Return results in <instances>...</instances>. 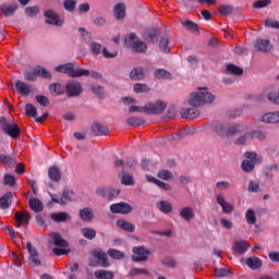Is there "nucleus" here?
Masks as SVG:
<instances>
[{
	"label": "nucleus",
	"instance_id": "1",
	"mask_svg": "<svg viewBox=\"0 0 279 279\" xmlns=\"http://www.w3.org/2000/svg\"><path fill=\"white\" fill-rule=\"evenodd\" d=\"M214 132L225 141L242 134L244 130L243 124L217 123L214 125Z\"/></svg>",
	"mask_w": 279,
	"mask_h": 279
},
{
	"label": "nucleus",
	"instance_id": "2",
	"mask_svg": "<svg viewBox=\"0 0 279 279\" xmlns=\"http://www.w3.org/2000/svg\"><path fill=\"white\" fill-rule=\"evenodd\" d=\"M202 92H194L190 95V106L193 108H199V106H206L215 101V95L208 92V88H198Z\"/></svg>",
	"mask_w": 279,
	"mask_h": 279
},
{
	"label": "nucleus",
	"instance_id": "3",
	"mask_svg": "<svg viewBox=\"0 0 279 279\" xmlns=\"http://www.w3.org/2000/svg\"><path fill=\"white\" fill-rule=\"evenodd\" d=\"M0 128L4 134L11 136L14 141L21 136V128L14 122H8V118H0Z\"/></svg>",
	"mask_w": 279,
	"mask_h": 279
},
{
	"label": "nucleus",
	"instance_id": "4",
	"mask_svg": "<svg viewBox=\"0 0 279 279\" xmlns=\"http://www.w3.org/2000/svg\"><path fill=\"white\" fill-rule=\"evenodd\" d=\"M50 239H52L53 245H56V247L52 250L56 256H64L69 254V251H66V247H69V242L62 239L60 233H50Z\"/></svg>",
	"mask_w": 279,
	"mask_h": 279
},
{
	"label": "nucleus",
	"instance_id": "5",
	"mask_svg": "<svg viewBox=\"0 0 279 279\" xmlns=\"http://www.w3.org/2000/svg\"><path fill=\"white\" fill-rule=\"evenodd\" d=\"M124 41L129 47H132V51H135V53H147V44L145 41H136V34H129Z\"/></svg>",
	"mask_w": 279,
	"mask_h": 279
},
{
	"label": "nucleus",
	"instance_id": "6",
	"mask_svg": "<svg viewBox=\"0 0 279 279\" xmlns=\"http://www.w3.org/2000/svg\"><path fill=\"white\" fill-rule=\"evenodd\" d=\"M121 193V190L114 189L112 186H100L96 190V194L102 199H108V202H112V199H117Z\"/></svg>",
	"mask_w": 279,
	"mask_h": 279
},
{
	"label": "nucleus",
	"instance_id": "7",
	"mask_svg": "<svg viewBox=\"0 0 279 279\" xmlns=\"http://www.w3.org/2000/svg\"><path fill=\"white\" fill-rule=\"evenodd\" d=\"M89 267H110L108 255L104 251H95L94 258L89 259Z\"/></svg>",
	"mask_w": 279,
	"mask_h": 279
},
{
	"label": "nucleus",
	"instance_id": "8",
	"mask_svg": "<svg viewBox=\"0 0 279 279\" xmlns=\"http://www.w3.org/2000/svg\"><path fill=\"white\" fill-rule=\"evenodd\" d=\"M44 15L46 16L45 23L47 25H53L54 27H62L64 25V20L60 19L58 12L53 10L45 11Z\"/></svg>",
	"mask_w": 279,
	"mask_h": 279
},
{
	"label": "nucleus",
	"instance_id": "9",
	"mask_svg": "<svg viewBox=\"0 0 279 279\" xmlns=\"http://www.w3.org/2000/svg\"><path fill=\"white\" fill-rule=\"evenodd\" d=\"M110 213H112V215H130V213H132V205L125 202L111 204Z\"/></svg>",
	"mask_w": 279,
	"mask_h": 279
},
{
	"label": "nucleus",
	"instance_id": "10",
	"mask_svg": "<svg viewBox=\"0 0 279 279\" xmlns=\"http://www.w3.org/2000/svg\"><path fill=\"white\" fill-rule=\"evenodd\" d=\"M133 254L134 263H145L149 258V251L143 246L133 247Z\"/></svg>",
	"mask_w": 279,
	"mask_h": 279
},
{
	"label": "nucleus",
	"instance_id": "11",
	"mask_svg": "<svg viewBox=\"0 0 279 279\" xmlns=\"http://www.w3.org/2000/svg\"><path fill=\"white\" fill-rule=\"evenodd\" d=\"M73 195L72 191L64 190L59 196L58 194H50V197L54 204H60V206H65V204H69L71 202V197Z\"/></svg>",
	"mask_w": 279,
	"mask_h": 279
},
{
	"label": "nucleus",
	"instance_id": "12",
	"mask_svg": "<svg viewBox=\"0 0 279 279\" xmlns=\"http://www.w3.org/2000/svg\"><path fill=\"white\" fill-rule=\"evenodd\" d=\"M83 90L82 84L78 82H70L65 85V93L68 97H80Z\"/></svg>",
	"mask_w": 279,
	"mask_h": 279
},
{
	"label": "nucleus",
	"instance_id": "13",
	"mask_svg": "<svg viewBox=\"0 0 279 279\" xmlns=\"http://www.w3.org/2000/svg\"><path fill=\"white\" fill-rule=\"evenodd\" d=\"M254 49L262 51V53H269L274 49V45L269 39H257L254 44Z\"/></svg>",
	"mask_w": 279,
	"mask_h": 279
},
{
	"label": "nucleus",
	"instance_id": "14",
	"mask_svg": "<svg viewBox=\"0 0 279 279\" xmlns=\"http://www.w3.org/2000/svg\"><path fill=\"white\" fill-rule=\"evenodd\" d=\"M167 108V104L162 101H157L155 104H147V114H162Z\"/></svg>",
	"mask_w": 279,
	"mask_h": 279
},
{
	"label": "nucleus",
	"instance_id": "15",
	"mask_svg": "<svg viewBox=\"0 0 279 279\" xmlns=\"http://www.w3.org/2000/svg\"><path fill=\"white\" fill-rule=\"evenodd\" d=\"M216 201H217V204L221 206L222 213H225L226 215H230V213L234 210V207L232 206V204L226 202V196H223V194H217Z\"/></svg>",
	"mask_w": 279,
	"mask_h": 279
},
{
	"label": "nucleus",
	"instance_id": "16",
	"mask_svg": "<svg viewBox=\"0 0 279 279\" xmlns=\"http://www.w3.org/2000/svg\"><path fill=\"white\" fill-rule=\"evenodd\" d=\"M16 10H19V3L13 2L11 4H2L0 5V12L3 14V16H14L16 13Z\"/></svg>",
	"mask_w": 279,
	"mask_h": 279
},
{
	"label": "nucleus",
	"instance_id": "17",
	"mask_svg": "<svg viewBox=\"0 0 279 279\" xmlns=\"http://www.w3.org/2000/svg\"><path fill=\"white\" fill-rule=\"evenodd\" d=\"M248 248L250 245L245 241H235L232 246L234 256H241L245 254V252H247Z\"/></svg>",
	"mask_w": 279,
	"mask_h": 279
},
{
	"label": "nucleus",
	"instance_id": "18",
	"mask_svg": "<svg viewBox=\"0 0 279 279\" xmlns=\"http://www.w3.org/2000/svg\"><path fill=\"white\" fill-rule=\"evenodd\" d=\"M179 215L187 223H191V221H193V219H195V210L191 206L182 207Z\"/></svg>",
	"mask_w": 279,
	"mask_h": 279
},
{
	"label": "nucleus",
	"instance_id": "19",
	"mask_svg": "<svg viewBox=\"0 0 279 279\" xmlns=\"http://www.w3.org/2000/svg\"><path fill=\"white\" fill-rule=\"evenodd\" d=\"M14 199V195L12 192H7L0 197V208L1 210H8L10 206H12V201Z\"/></svg>",
	"mask_w": 279,
	"mask_h": 279
},
{
	"label": "nucleus",
	"instance_id": "20",
	"mask_svg": "<svg viewBox=\"0 0 279 279\" xmlns=\"http://www.w3.org/2000/svg\"><path fill=\"white\" fill-rule=\"evenodd\" d=\"M92 132L94 136H108L110 130L106 125L94 123L92 125Z\"/></svg>",
	"mask_w": 279,
	"mask_h": 279
},
{
	"label": "nucleus",
	"instance_id": "21",
	"mask_svg": "<svg viewBox=\"0 0 279 279\" xmlns=\"http://www.w3.org/2000/svg\"><path fill=\"white\" fill-rule=\"evenodd\" d=\"M15 222L17 223V228L21 226L29 223V213L27 211H16L15 213Z\"/></svg>",
	"mask_w": 279,
	"mask_h": 279
},
{
	"label": "nucleus",
	"instance_id": "22",
	"mask_svg": "<svg viewBox=\"0 0 279 279\" xmlns=\"http://www.w3.org/2000/svg\"><path fill=\"white\" fill-rule=\"evenodd\" d=\"M48 178L51 182H60L62 180V172L58 166H52L48 170Z\"/></svg>",
	"mask_w": 279,
	"mask_h": 279
},
{
	"label": "nucleus",
	"instance_id": "23",
	"mask_svg": "<svg viewBox=\"0 0 279 279\" xmlns=\"http://www.w3.org/2000/svg\"><path fill=\"white\" fill-rule=\"evenodd\" d=\"M262 123H269V124L279 123V111L265 113L262 117Z\"/></svg>",
	"mask_w": 279,
	"mask_h": 279
},
{
	"label": "nucleus",
	"instance_id": "24",
	"mask_svg": "<svg viewBox=\"0 0 279 279\" xmlns=\"http://www.w3.org/2000/svg\"><path fill=\"white\" fill-rule=\"evenodd\" d=\"M181 117L182 119H197L199 117V110L196 108L182 109Z\"/></svg>",
	"mask_w": 279,
	"mask_h": 279
},
{
	"label": "nucleus",
	"instance_id": "25",
	"mask_svg": "<svg viewBox=\"0 0 279 279\" xmlns=\"http://www.w3.org/2000/svg\"><path fill=\"white\" fill-rule=\"evenodd\" d=\"M28 206L33 213H43L45 209V206L43 205V202L40 199L34 197L28 201Z\"/></svg>",
	"mask_w": 279,
	"mask_h": 279
},
{
	"label": "nucleus",
	"instance_id": "26",
	"mask_svg": "<svg viewBox=\"0 0 279 279\" xmlns=\"http://www.w3.org/2000/svg\"><path fill=\"white\" fill-rule=\"evenodd\" d=\"M15 88L20 95H24V97L29 96L32 90L29 89V85L27 83L22 82V81H16L15 82Z\"/></svg>",
	"mask_w": 279,
	"mask_h": 279
},
{
	"label": "nucleus",
	"instance_id": "27",
	"mask_svg": "<svg viewBox=\"0 0 279 279\" xmlns=\"http://www.w3.org/2000/svg\"><path fill=\"white\" fill-rule=\"evenodd\" d=\"M50 219L57 223H63L64 221H69V219H71V215L64 211L53 213L50 215Z\"/></svg>",
	"mask_w": 279,
	"mask_h": 279
},
{
	"label": "nucleus",
	"instance_id": "28",
	"mask_svg": "<svg viewBox=\"0 0 279 279\" xmlns=\"http://www.w3.org/2000/svg\"><path fill=\"white\" fill-rule=\"evenodd\" d=\"M245 264L250 269H260V267H263V260L256 256L247 257Z\"/></svg>",
	"mask_w": 279,
	"mask_h": 279
},
{
	"label": "nucleus",
	"instance_id": "29",
	"mask_svg": "<svg viewBox=\"0 0 279 279\" xmlns=\"http://www.w3.org/2000/svg\"><path fill=\"white\" fill-rule=\"evenodd\" d=\"M73 66H74L73 63H65V64L57 65L54 68V71H57V73H65V75L71 77V75H73Z\"/></svg>",
	"mask_w": 279,
	"mask_h": 279
},
{
	"label": "nucleus",
	"instance_id": "30",
	"mask_svg": "<svg viewBox=\"0 0 279 279\" xmlns=\"http://www.w3.org/2000/svg\"><path fill=\"white\" fill-rule=\"evenodd\" d=\"M156 206L160 213H163V215H169V213L173 210V206L169 201H160L156 204Z\"/></svg>",
	"mask_w": 279,
	"mask_h": 279
},
{
	"label": "nucleus",
	"instance_id": "31",
	"mask_svg": "<svg viewBox=\"0 0 279 279\" xmlns=\"http://www.w3.org/2000/svg\"><path fill=\"white\" fill-rule=\"evenodd\" d=\"M113 15L118 21H121V19H125V4L118 3L113 8Z\"/></svg>",
	"mask_w": 279,
	"mask_h": 279
},
{
	"label": "nucleus",
	"instance_id": "32",
	"mask_svg": "<svg viewBox=\"0 0 279 279\" xmlns=\"http://www.w3.org/2000/svg\"><path fill=\"white\" fill-rule=\"evenodd\" d=\"M131 80L138 82L145 78V70L143 68H134L130 73Z\"/></svg>",
	"mask_w": 279,
	"mask_h": 279
},
{
	"label": "nucleus",
	"instance_id": "33",
	"mask_svg": "<svg viewBox=\"0 0 279 279\" xmlns=\"http://www.w3.org/2000/svg\"><path fill=\"white\" fill-rule=\"evenodd\" d=\"M154 75H155L156 80H173V75L171 74V72H169L165 69H157L154 72Z\"/></svg>",
	"mask_w": 279,
	"mask_h": 279
},
{
	"label": "nucleus",
	"instance_id": "34",
	"mask_svg": "<svg viewBox=\"0 0 279 279\" xmlns=\"http://www.w3.org/2000/svg\"><path fill=\"white\" fill-rule=\"evenodd\" d=\"M250 141H253L252 138V131H248L244 133L243 135H240L238 138L234 140V145H247Z\"/></svg>",
	"mask_w": 279,
	"mask_h": 279
},
{
	"label": "nucleus",
	"instance_id": "35",
	"mask_svg": "<svg viewBox=\"0 0 279 279\" xmlns=\"http://www.w3.org/2000/svg\"><path fill=\"white\" fill-rule=\"evenodd\" d=\"M82 221H93V210L89 207H85L78 211Z\"/></svg>",
	"mask_w": 279,
	"mask_h": 279
},
{
	"label": "nucleus",
	"instance_id": "36",
	"mask_svg": "<svg viewBox=\"0 0 279 279\" xmlns=\"http://www.w3.org/2000/svg\"><path fill=\"white\" fill-rule=\"evenodd\" d=\"M117 226L122 230H125V232H134L136 230V226H134V223L125 220H118Z\"/></svg>",
	"mask_w": 279,
	"mask_h": 279
},
{
	"label": "nucleus",
	"instance_id": "37",
	"mask_svg": "<svg viewBox=\"0 0 279 279\" xmlns=\"http://www.w3.org/2000/svg\"><path fill=\"white\" fill-rule=\"evenodd\" d=\"M94 276L97 279H114V272L110 270H96Z\"/></svg>",
	"mask_w": 279,
	"mask_h": 279
},
{
	"label": "nucleus",
	"instance_id": "38",
	"mask_svg": "<svg viewBox=\"0 0 279 279\" xmlns=\"http://www.w3.org/2000/svg\"><path fill=\"white\" fill-rule=\"evenodd\" d=\"M49 90L51 95L58 96V95H64V86L60 83H53L49 86Z\"/></svg>",
	"mask_w": 279,
	"mask_h": 279
},
{
	"label": "nucleus",
	"instance_id": "39",
	"mask_svg": "<svg viewBox=\"0 0 279 279\" xmlns=\"http://www.w3.org/2000/svg\"><path fill=\"white\" fill-rule=\"evenodd\" d=\"M90 75V71L86 69H75L73 65L71 77H88Z\"/></svg>",
	"mask_w": 279,
	"mask_h": 279
},
{
	"label": "nucleus",
	"instance_id": "40",
	"mask_svg": "<svg viewBox=\"0 0 279 279\" xmlns=\"http://www.w3.org/2000/svg\"><path fill=\"white\" fill-rule=\"evenodd\" d=\"M35 73L39 77H43V80H51V77H52L51 72H49L47 69H45L43 66H37L35 69Z\"/></svg>",
	"mask_w": 279,
	"mask_h": 279
},
{
	"label": "nucleus",
	"instance_id": "41",
	"mask_svg": "<svg viewBox=\"0 0 279 279\" xmlns=\"http://www.w3.org/2000/svg\"><path fill=\"white\" fill-rule=\"evenodd\" d=\"M245 219L248 226H256V213H254V209L250 208L246 210Z\"/></svg>",
	"mask_w": 279,
	"mask_h": 279
},
{
	"label": "nucleus",
	"instance_id": "42",
	"mask_svg": "<svg viewBox=\"0 0 279 279\" xmlns=\"http://www.w3.org/2000/svg\"><path fill=\"white\" fill-rule=\"evenodd\" d=\"M25 112L26 117H31L32 119H36L38 117V109L32 104H26L25 105Z\"/></svg>",
	"mask_w": 279,
	"mask_h": 279
},
{
	"label": "nucleus",
	"instance_id": "43",
	"mask_svg": "<svg viewBox=\"0 0 279 279\" xmlns=\"http://www.w3.org/2000/svg\"><path fill=\"white\" fill-rule=\"evenodd\" d=\"M182 26L185 27L187 32H192L193 34H195V32H199V26L195 24V22H191L189 20L182 22Z\"/></svg>",
	"mask_w": 279,
	"mask_h": 279
},
{
	"label": "nucleus",
	"instance_id": "44",
	"mask_svg": "<svg viewBox=\"0 0 279 279\" xmlns=\"http://www.w3.org/2000/svg\"><path fill=\"white\" fill-rule=\"evenodd\" d=\"M35 99L37 104H39V106H44V108H49V106H51V100L45 95H37L35 96Z\"/></svg>",
	"mask_w": 279,
	"mask_h": 279
},
{
	"label": "nucleus",
	"instance_id": "45",
	"mask_svg": "<svg viewBox=\"0 0 279 279\" xmlns=\"http://www.w3.org/2000/svg\"><path fill=\"white\" fill-rule=\"evenodd\" d=\"M77 5V1L76 0H64L63 1V8L66 12H75V8Z\"/></svg>",
	"mask_w": 279,
	"mask_h": 279
},
{
	"label": "nucleus",
	"instance_id": "46",
	"mask_svg": "<svg viewBox=\"0 0 279 279\" xmlns=\"http://www.w3.org/2000/svg\"><path fill=\"white\" fill-rule=\"evenodd\" d=\"M254 162L255 161H250L248 159H244L242 161V171H244L245 173H252V171H254Z\"/></svg>",
	"mask_w": 279,
	"mask_h": 279
},
{
	"label": "nucleus",
	"instance_id": "47",
	"mask_svg": "<svg viewBox=\"0 0 279 279\" xmlns=\"http://www.w3.org/2000/svg\"><path fill=\"white\" fill-rule=\"evenodd\" d=\"M82 234L85 239L93 241V239H95V236H97V231H95V229H90V228H83Z\"/></svg>",
	"mask_w": 279,
	"mask_h": 279
},
{
	"label": "nucleus",
	"instance_id": "48",
	"mask_svg": "<svg viewBox=\"0 0 279 279\" xmlns=\"http://www.w3.org/2000/svg\"><path fill=\"white\" fill-rule=\"evenodd\" d=\"M121 184L124 186H134V178L129 173L123 172L121 178Z\"/></svg>",
	"mask_w": 279,
	"mask_h": 279
},
{
	"label": "nucleus",
	"instance_id": "49",
	"mask_svg": "<svg viewBox=\"0 0 279 279\" xmlns=\"http://www.w3.org/2000/svg\"><path fill=\"white\" fill-rule=\"evenodd\" d=\"M108 255L113 258L114 260H121L125 254L117 248H109Z\"/></svg>",
	"mask_w": 279,
	"mask_h": 279
},
{
	"label": "nucleus",
	"instance_id": "50",
	"mask_svg": "<svg viewBox=\"0 0 279 279\" xmlns=\"http://www.w3.org/2000/svg\"><path fill=\"white\" fill-rule=\"evenodd\" d=\"M141 275L149 276V270L145 268H132L129 272L130 278H134L135 276Z\"/></svg>",
	"mask_w": 279,
	"mask_h": 279
},
{
	"label": "nucleus",
	"instance_id": "51",
	"mask_svg": "<svg viewBox=\"0 0 279 279\" xmlns=\"http://www.w3.org/2000/svg\"><path fill=\"white\" fill-rule=\"evenodd\" d=\"M146 40L149 43H156L158 40V29L156 28H150L146 32Z\"/></svg>",
	"mask_w": 279,
	"mask_h": 279
},
{
	"label": "nucleus",
	"instance_id": "52",
	"mask_svg": "<svg viewBox=\"0 0 279 279\" xmlns=\"http://www.w3.org/2000/svg\"><path fill=\"white\" fill-rule=\"evenodd\" d=\"M134 93H149V86L147 84L135 83L133 86Z\"/></svg>",
	"mask_w": 279,
	"mask_h": 279
},
{
	"label": "nucleus",
	"instance_id": "53",
	"mask_svg": "<svg viewBox=\"0 0 279 279\" xmlns=\"http://www.w3.org/2000/svg\"><path fill=\"white\" fill-rule=\"evenodd\" d=\"M158 178H160V180H173V172L162 169L158 171Z\"/></svg>",
	"mask_w": 279,
	"mask_h": 279
},
{
	"label": "nucleus",
	"instance_id": "54",
	"mask_svg": "<svg viewBox=\"0 0 279 279\" xmlns=\"http://www.w3.org/2000/svg\"><path fill=\"white\" fill-rule=\"evenodd\" d=\"M0 162L10 167L11 165H16V159L10 157V155L0 154Z\"/></svg>",
	"mask_w": 279,
	"mask_h": 279
},
{
	"label": "nucleus",
	"instance_id": "55",
	"mask_svg": "<svg viewBox=\"0 0 279 279\" xmlns=\"http://www.w3.org/2000/svg\"><path fill=\"white\" fill-rule=\"evenodd\" d=\"M252 138H257V141H267V132L265 131H251Z\"/></svg>",
	"mask_w": 279,
	"mask_h": 279
},
{
	"label": "nucleus",
	"instance_id": "56",
	"mask_svg": "<svg viewBox=\"0 0 279 279\" xmlns=\"http://www.w3.org/2000/svg\"><path fill=\"white\" fill-rule=\"evenodd\" d=\"M128 125H131V128H138L140 125H143V119L137 117H131L126 120Z\"/></svg>",
	"mask_w": 279,
	"mask_h": 279
},
{
	"label": "nucleus",
	"instance_id": "57",
	"mask_svg": "<svg viewBox=\"0 0 279 279\" xmlns=\"http://www.w3.org/2000/svg\"><path fill=\"white\" fill-rule=\"evenodd\" d=\"M233 10L234 9H232V5L222 4L218 9V12L221 14V16H228L229 14H232Z\"/></svg>",
	"mask_w": 279,
	"mask_h": 279
},
{
	"label": "nucleus",
	"instance_id": "58",
	"mask_svg": "<svg viewBox=\"0 0 279 279\" xmlns=\"http://www.w3.org/2000/svg\"><path fill=\"white\" fill-rule=\"evenodd\" d=\"M228 73H232V75H241L243 73V70L239 68V65H234L232 63H229L227 65Z\"/></svg>",
	"mask_w": 279,
	"mask_h": 279
},
{
	"label": "nucleus",
	"instance_id": "59",
	"mask_svg": "<svg viewBox=\"0 0 279 279\" xmlns=\"http://www.w3.org/2000/svg\"><path fill=\"white\" fill-rule=\"evenodd\" d=\"M248 193H260V184L256 181H250L247 185Z\"/></svg>",
	"mask_w": 279,
	"mask_h": 279
},
{
	"label": "nucleus",
	"instance_id": "60",
	"mask_svg": "<svg viewBox=\"0 0 279 279\" xmlns=\"http://www.w3.org/2000/svg\"><path fill=\"white\" fill-rule=\"evenodd\" d=\"M92 93H94V95L97 97V99H104V87H101L100 85H93L90 87Z\"/></svg>",
	"mask_w": 279,
	"mask_h": 279
},
{
	"label": "nucleus",
	"instance_id": "61",
	"mask_svg": "<svg viewBox=\"0 0 279 279\" xmlns=\"http://www.w3.org/2000/svg\"><path fill=\"white\" fill-rule=\"evenodd\" d=\"M267 5H271V0H257L253 3V8H255V10L267 8Z\"/></svg>",
	"mask_w": 279,
	"mask_h": 279
},
{
	"label": "nucleus",
	"instance_id": "62",
	"mask_svg": "<svg viewBox=\"0 0 279 279\" xmlns=\"http://www.w3.org/2000/svg\"><path fill=\"white\" fill-rule=\"evenodd\" d=\"M40 12V9L38 7H28L25 9L26 16H29L31 19H34L38 13Z\"/></svg>",
	"mask_w": 279,
	"mask_h": 279
},
{
	"label": "nucleus",
	"instance_id": "63",
	"mask_svg": "<svg viewBox=\"0 0 279 279\" xmlns=\"http://www.w3.org/2000/svg\"><path fill=\"white\" fill-rule=\"evenodd\" d=\"M89 48L94 56H99L101 53V44L99 43H92Z\"/></svg>",
	"mask_w": 279,
	"mask_h": 279
},
{
	"label": "nucleus",
	"instance_id": "64",
	"mask_svg": "<svg viewBox=\"0 0 279 279\" xmlns=\"http://www.w3.org/2000/svg\"><path fill=\"white\" fill-rule=\"evenodd\" d=\"M265 27H271V29H279V21L267 19L264 22Z\"/></svg>",
	"mask_w": 279,
	"mask_h": 279
}]
</instances>
